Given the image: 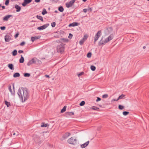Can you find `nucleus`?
Instances as JSON below:
<instances>
[{"label": "nucleus", "mask_w": 149, "mask_h": 149, "mask_svg": "<svg viewBox=\"0 0 149 149\" xmlns=\"http://www.w3.org/2000/svg\"><path fill=\"white\" fill-rule=\"evenodd\" d=\"M64 45L61 44L57 46L56 47L57 52L58 53H60L62 54L64 51Z\"/></svg>", "instance_id": "f03ea898"}, {"label": "nucleus", "mask_w": 149, "mask_h": 149, "mask_svg": "<svg viewBox=\"0 0 149 149\" xmlns=\"http://www.w3.org/2000/svg\"><path fill=\"white\" fill-rule=\"evenodd\" d=\"M32 0H24V2L22 3V5L23 6H25L27 4L30 3Z\"/></svg>", "instance_id": "9d476101"}, {"label": "nucleus", "mask_w": 149, "mask_h": 149, "mask_svg": "<svg viewBox=\"0 0 149 149\" xmlns=\"http://www.w3.org/2000/svg\"><path fill=\"white\" fill-rule=\"evenodd\" d=\"M2 8L3 9H4L5 8V6H1Z\"/></svg>", "instance_id": "6e6d98bb"}, {"label": "nucleus", "mask_w": 149, "mask_h": 149, "mask_svg": "<svg viewBox=\"0 0 149 149\" xmlns=\"http://www.w3.org/2000/svg\"><path fill=\"white\" fill-rule=\"evenodd\" d=\"M91 55H92V54L91 52H88V54L87 55V56L88 58H90L91 57Z\"/></svg>", "instance_id": "c9c22d12"}, {"label": "nucleus", "mask_w": 149, "mask_h": 149, "mask_svg": "<svg viewBox=\"0 0 149 149\" xmlns=\"http://www.w3.org/2000/svg\"><path fill=\"white\" fill-rule=\"evenodd\" d=\"M24 76L25 77H29L30 76V74L29 73H25L24 74Z\"/></svg>", "instance_id": "c756f323"}, {"label": "nucleus", "mask_w": 149, "mask_h": 149, "mask_svg": "<svg viewBox=\"0 0 149 149\" xmlns=\"http://www.w3.org/2000/svg\"><path fill=\"white\" fill-rule=\"evenodd\" d=\"M58 1V0H55V2H57Z\"/></svg>", "instance_id": "0e129e2a"}, {"label": "nucleus", "mask_w": 149, "mask_h": 149, "mask_svg": "<svg viewBox=\"0 0 149 149\" xmlns=\"http://www.w3.org/2000/svg\"><path fill=\"white\" fill-rule=\"evenodd\" d=\"M47 13V11H46V9L45 8H43L42 10V15H44L46 14Z\"/></svg>", "instance_id": "393cba45"}, {"label": "nucleus", "mask_w": 149, "mask_h": 149, "mask_svg": "<svg viewBox=\"0 0 149 149\" xmlns=\"http://www.w3.org/2000/svg\"><path fill=\"white\" fill-rule=\"evenodd\" d=\"M85 104V102L84 101H82L79 104V105L81 106H83Z\"/></svg>", "instance_id": "f704fd0d"}, {"label": "nucleus", "mask_w": 149, "mask_h": 149, "mask_svg": "<svg viewBox=\"0 0 149 149\" xmlns=\"http://www.w3.org/2000/svg\"><path fill=\"white\" fill-rule=\"evenodd\" d=\"M109 29H112V28L111 27H110Z\"/></svg>", "instance_id": "774afa93"}, {"label": "nucleus", "mask_w": 149, "mask_h": 149, "mask_svg": "<svg viewBox=\"0 0 149 149\" xmlns=\"http://www.w3.org/2000/svg\"><path fill=\"white\" fill-rule=\"evenodd\" d=\"M53 1H54V2H55V0H52Z\"/></svg>", "instance_id": "338daca9"}, {"label": "nucleus", "mask_w": 149, "mask_h": 149, "mask_svg": "<svg viewBox=\"0 0 149 149\" xmlns=\"http://www.w3.org/2000/svg\"><path fill=\"white\" fill-rule=\"evenodd\" d=\"M49 125L47 123L46 124L44 123H42L41 124V127H49Z\"/></svg>", "instance_id": "6ab92c4d"}, {"label": "nucleus", "mask_w": 149, "mask_h": 149, "mask_svg": "<svg viewBox=\"0 0 149 149\" xmlns=\"http://www.w3.org/2000/svg\"><path fill=\"white\" fill-rule=\"evenodd\" d=\"M77 141V139L74 137H72L69 139L68 140V142L69 143L73 145L76 144Z\"/></svg>", "instance_id": "7ed1b4c3"}, {"label": "nucleus", "mask_w": 149, "mask_h": 149, "mask_svg": "<svg viewBox=\"0 0 149 149\" xmlns=\"http://www.w3.org/2000/svg\"><path fill=\"white\" fill-rule=\"evenodd\" d=\"M89 143V141H88L85 143H84L83 144H82L81 145V148H85L86 146H87L88 145V143Z\"/></svg>", "instance_id": "dca6fc26"}, {"label": "nucleus", "mask_w": 149, "mask_h": 149, "mask_svg": "<svg viewBox=\"0 0 149 149\" xmlns=\"http://www.w3.org/2000/svg\"><path fill=\"white\" fill-rule=\"evenodd\" d=\"M73 36L72 34L70 33L69 34V36H68V38H71Z\"/></svg>", "instance_id": "37998d69"}, {"label": "nucleus", "mask_w": 149, "mask_h": 149, "mask_svg": "<svg viewBox=\"0 0 149 149\" xmlns=\"http://www.w3.org/2000/svg\"><path fill=\"white\" fill-rule=\"evenodd\" d=\"M113 37V34H111L107 38L105 39V42H108L112 40Z\"/></svg>", "instance_id": "6e6552de"}, {"label": "nucleus", "mask_w": 149, "mask_h": 149, "mask_svg": "<svg viewBox=\"0 0 149 149\" xmlns=\"http://www.w3.org/2000/svg\"><path fill=\"white\" fill-rule=\"evenodd\" d=\"M92 109L95 110H98L99 109V108L97 107L93 106L92 107Z\"/></svg>", "instance_id": "2f4dec72"}, {"label": "nucleus", "mask_w": 149, "mask_h": 149, "mask_svg": "<svg viewBox=\"0 0 149 149\" xmlns=\"http://www.w3.org/2000/svg\"><path fill=\"white\" fill-rule=\"evenodd\" d=\"M86 39V38H83L81 40H80L79 42V44L81 45L83 44L84 42H85V40Z\"/></svg>", "instance_id": "f3484780"}, {"label": "nucleus", "mask_w": 149, "mask_h": 149, "mask_svg": "<svg viewBox=\"0 0 149 149\" xmlns=\"http://www.w3.org/2000/svg\"><path fill=\"white\" fill-rule=\"evenodd\" d=\"M124 108V107L121 105H119L118 106V108L122 110Z\"/></svg>", "instance_id": "e433bc0d"}, {"label": "nucleus", "mask_w": 149, "mask_h": 149, "mask_svg": "<svg viewBox=\"0 0 149 149\" xmlns=\"http://www.w3.org/2000/svg\"><path fill=\"white\" fill-rule=\"evenodd\" d=\"M58 10L61 12H62L63 11L64 9L62 6H60L58 8Z\"/></svg>", "instance_id": "c85d7f7f"}, {"label": "nucleus", "mask_w": 149, "mask_h": 149, "mask_svg": "<svg viewBox=\"0 0 149 149\" xmlns=\"http://www.w3.org/2000/svg\"><path fill=\"white\" fill-rule=\"evenodd\" d=\"M143 49H145L146 48V47L145 46H144L143 47Z\"/></svg>", "instance_id": "4d7b16f0"}, {"label": "nucleus", "mask_w": 149, "mask_h": 149, "mask_svg": "<svg viewBox=\"0 0 149 149\" xmlns=\"http://www.w3.org/2000/svg\"><path fill=\"white\" fill-rule=\"evenodd\" d=\"M101 35V31H99L95 36L94 40V44L98 40L100 36Z\"/></svg>", "instance_id": "20e7f679"}, {"label": "nucleus", "mask_w": 149, "mask_h": 149, "mask_svg": "<svg viewBox=\"0 0 149 149\" xmlns=\"http://www.w3.org/2000/svg\"><path fill=\"white\" fill-rule=\"evenodd\" d=\"M10 35L9 34H7L5 37V40L6 42H9L10 39Z\"/></svg>", "instance_id": "1a4fd4ad"}, {"label": "nucleus", "mask_w": 149, "mask_h": 149, "mask_svg": "<svg viewBox=\"0 0 149 149\" xmlns=\"http://www.w3.org/2000/svg\"><path fill=\"white\" fill-rule=\"evenodd\" d=\"M15 7L16 9V11L17 12H19L21 10V7L17 4L15 5Z\"/></svg>", "instance_id": "ddd939ff"}, {"label": "nucleus", "mask_w": 149, "mask_h": 149, "mask_svg": "<svg viewBox=\"0 0 149 149\" xmlns=\"http://www.w3.org/2000/svg\"><path fill=\"white\" fill-rule=\"evenodd\" d=\"M75 1V0H72L66 3L65 4L66 7L68 8L72 7Z\"/></svg>", "instance_id": "39448f33"}, {"label": "nucleus", "mask_w": 149, "mask_h": 149, "mask_svg": "<svg viewBox=\"0 0 149 149\" xmlns=\"http://www.w3.org/2000/svg\"><path fill=\"white\" fill-rule=\"evenodd\" d=\"M9 90L11 92V93L12 94V95H14L15 94V92H14V93H13L12 92V89L11 88V86H10L9 87Z\"/></svg>", "instance_id": "473e14b6"}, {"label": "nucleus", "mask_w": 149, "mask_h": 149, "mask_svg": "<svg viewBox=\"0 0 149 149\" xmlns=\"http://www.w3.org/2000/svg\"><path fill=\"white\" fill-rule=\"evenodd\" d=\"M41 37V36H36L34 37H32L31 38V40L32 42H34L36 40L40 39Z\"/></svg>", "instance_id": "9b49d317"}, {"label": "nucleus", "mask_w": 149, "mask_h": 149, "mask_svg": "<svg viewBox=\"0 0 149 149\" xmlns=\"http://www.w3.org/2000/svg\"><path fill=\"white\" fill-rule=\"evenodd\" d=\"M107 43V42H105V40L104 41H103L102 40V39L98 43V45L99 46H100L102 45H104Z\"/></svg>", "instance_id": "f8f14e48"}, {"label": "nucleus", "mask_w": 149, "mask_h": 149, "mask_svg": "<svg viewBox=\"0 0 149 149\" xmlns=\"http://www.w3.org/2000/svg\"><path fill=\"white\" fill-rule=\"evenodd\" d=\"M12 17V15H8L6 16L3 18V20L5 21H7L9 18L10 17Z\"/></svg>", "instance_id": "4468645a"}, {"label": "nucleus", "mask_w": 149, "mask_h": 149, "mask_svg": "<svg viewBox=\"0 0 149 149\" xmlns=\"http://www.w3.org/2000/svg\"><path fill=\"white\" fill-rule=\"evenodd\" d=\"M20 76V74L19 73H15L13 74V76L15 78L19 77Z\"/></svg>", "instance_id": "412c9836"}, {"label": "nucleus", "mask_w": 149, "mask_h": 149, "mask_svg": "<svg viewBox=\"0 0 149 149\" xmlns=\"http://www.w3.org/2000/svg\"><path fill=\"white\" fill-rule=\"evenodd\" d=\"M19 34L18 33H16L15 36V38H17Z\"/></svg>", "instance_id": "8fccbe9b"}, {"label": "nucleus", "mask_w": 149, "mask_h": 149, "mask_svg": "<svg viewBox=\"0 0 149 149\" xmlns=\"http://www.w3.org/2000/svg\"><path fill=\"white\" fill-rule=\"evenodd\" d=\"M84 73L83 72H81L78 75L79 77H80V76L84 74Z\"/></svg>", "instance_id": "c03bdc74"}, {"label": "nucleus", "mask_w": 149, "mask_h": 149, "mask_svg": "<svg viewBox=\"0 0 149 149\" xmlns=\"http://www.w3.org/2000/svg\"><path fill=\"white\" fill-rule=\"evenodd\" d=\"M83 11L84 13H86L87 12V11H88V10H87V9H86V8H84V9H83Z\"/></svg>", "instance_id": "de8ad7c7"}, {"label": "nucleus", "mask_w": 149, "mask_h": 149, "mask_svg": "<svg viewBox=\"0 0 149 149\" xmlns=\"http://www.w3.org/2000/svg\"><path fill=\"white\" fill-rule=\"evenodd\" d=\"M84 38H87V36H85V35H84Z\"/></svg>", "instance_id": "052dcab7"}, {"label": "nucleus", "mask_w": 149, "mask_h": 149, "mask_svg": "<svg viewBox=\"0 0 149 149\" xmlns=\"http://www.w3.org/2000/svg\"><path fill=\"white\" fill-rule=\"evenodd\" d=\"M24 61V58L22 56V55L21 56V57L19 60V62L20 63H23Z\"/></svg>", "instance_id": "4be33fe9"}, {"label": "nucleus", "mask_w": 149, "mask_h": 149, "mask_svg": "<svg viewBox=\"0 0 149 149\" xmlns=\"http://www.w3.org/2000/svg\"><path fill=\"white\" fill-rule=\"evenodd\" d=\"M61 40H63V41H64V42H65V39H64V38H62V39H61Z\"/></svg>", "instance_id": "864d4df0"}, {"label": "nucleus", "mask_w": 149, "mask_h": 149, "mask_svg": "<svg viewBox=\"0 0 149 149\" xmlns=\"http://www.w3.org/2000/svg\"><path fill=\"white\" fill-rule=\"evenodd\" d=\"M10 0H6L5 2V4L7 6L9 4Z\"/></svg>", "instance_id": "58836bf2"}, {"label": "nucleus", "mask_w": 149, "mask_h": 149, "mask_svg": "<svg viewBox=\"0 0 149 149\" xmlns=\"http://www.w3.org/2000/svg\"><path fill=\"white\" fill-rule=\"evenodd\" d=\"M55 13H57L58 12V11L57 10H55L54 12Z\"/></svg>", "instance_id": "680f3d73"}, {"label": "nucleus", "mask_w": 149, "mask_h": 149, "mask_svg": "<svg viewBox=\"0 0 149 149\" xmlns=\"http://www.w3.org/2000/svg\"><path fill=\"white\" fill-rule=\"evenodd\" d=\"M15 133H14L13 134V135H15Z\"/></svg>", "instance_id": "69168bd1"}, {"label": "nucleus", "mask_w": 149, "mask_h": 149, "mask_svg": "<svg viewBox=\"0 0 149 149\" xmlns=\"http://www.w3.org/2000/svg\"><path fill=\"white\" fill-rule=\"evenodd\" d=\"M108 97V95L107 94H105L102 95V98H107Z\"/></svg>", "instance_id": "4c0bfd02"}, {"label": "nucleus", "mask_w": 149, "mask_h": 149, "mask_svg": "<svg viewBox=\"0 0 149 149\" xmlns=\"http://www.w3.org/2000/svg\"><path fill=\"white\" fill-rule=\"evenodd\" d=\"M8 67L10 70H13L14 69L13 65L12 64H8Z\"/></svg>", "instance_id": "aec40b11"}, {"label": "nucleus", "mask_w": 149, "mask_h": 149, "mask_svg": "<svg viewBox=\"0 0 149 149\" xmlns=\"http://www.w3.org/2000/svg\"><path fill=\"white\" fill-rule=\"evenodd\" d=\"M101 99L100 97H97V99L96 100V101L97 102L98 101H99L101 100Z\"/></svg>", "instance_id": "a18cd8bd"}, {"label": "nucleus", "mask_w": 149, "mask_h": 149, "mask_svg": "<svg viewBox=\"0 0 149 149\" xmlns=\"http://www.w3.org/2000/svg\"><path fill=\"white\" fill-rule=\"evenodd\" d=\"M17 94L20 100L22 102H24L29 97V93L28 92V89L26 88L21 87L19 88Z\"/></svg>", "instance_id": "f257e3e1"}, {"label": "nucleus", "mask_w": 149, "mask_h": 149, "mask_svg": "<svg viewBox=\"0 0 149 149\" xmlns=\"http://www.w3.org/2000/svg\"><path fill=\"white\" fill-rule=\"evenodd\" d=\"M67 107L66 106H65L61 110V113H63L65 112L66 110Z\"/></svg>", "instance_id": "a878e982"}, {"label": "nucleus", "mask_w": 149, "mask_h": 149, "mask_svg": "<svg viewBox=\"0 0 149 149\" xmlns=\"http://www.w3.org/2000/svg\"><path fill=\"white\" fill-rule=\"evenodd\" d=\"M56 24L55 22H53L51 24L52 26L53 27H54L56 25Z\"/></svg>", "instance_id": "ea45409f"}, {"label": "nucleus", "mask_w": 149, "mask_h": 149, "mask_svg": "<svg viewBox=\"0 0 149 149\" xmlns=\"http://www.w3.org/2000/svg\"><path fill=\"white\" fill-rule=\"evenodd\" d=\"M40 0H35V1L36 3H39L40 1Z\"/></svg>", "instance_id": "603ef678"}, {"label": "nucleus", "mask_w": 149, "mask_h": 149, "mask_svg": "<svg viewBox=\"0 0 149 149\" xmlns=\"http://www.w3.org/2000/svg\"><path fill=\"white\" fill-rule=\"evenodd\" d=\"M74 114V113L72 112H67L66 113V115L67 117H69V116H71Z\"/></svg>", "instance_id": "a211bd4d"}, {"label": "nucleus", "mask_w": 149, "mask_h": 149, "mask_svg": "<svg viewBox=\"0 0 149 149\" xmlns=\"http://www.w3.org/2000/svg\"><path fill=\"white\" fill-rule=\"evenodd\" d=\"M116 100V99H113V100L114 101H118V100H116Z\"/></svg>", "instance_id": "bf43d9fd"}, {"label": "nucleus", "mask_w": 149, "mask_h": 149, "mask_svg": "<svg viewBox=\"0 0 149 149\" xmlns=\"http://www.w3.org/2000/svg\"><path fill=\"white\" fill-rule=\"evenodd\" d=\"M23 52V50H19L18 51V53L19 54L22 53Z\"/></svg>", "instance_id": "3c124183"}, {"label": "nucleus", "mask_w": 149, "mask_h": 149, "mask_svg": "<svg viewBox=\"0 0 149 149\" xmlns=\"http://www.w3.org/2000/svg\"><path fill=\"white\" fill-rule=\"evenodd\" d=\"M36 17L39 19L42 22H43V19L42 16L40 15H37Z\"/></svg>", "instance_id": "5701e85b"}, {"label": "nucleus", "mask_w": 149, "mask_h": 149, "mask_svg": "<svg viewBox=\"0 0 149 149\" xmlns=\"http://www.w3.org/2000/svg\"><path fill=\"white\" fill-rule=\"evenodd\" d=\"M56 42H60V41L58 40H56Z\"/></svg>", "instance_id": "13d9d810"}, {"label": "nucleus", "mask_w": 149, "mask_h": 149, "mask_svg": "<svg viewBox=\"0 0 149 149\" xmlns=\"http://www.w3.org/2000/svg\"><path fill=\"white\" fill-rule=\"evenodd\" d=\"M5 104L8 107H9L10 106V102L7 101H5Z\"/></svg>", "instance_id": "bb28decb"}, {"label": "nucleus", "mask_w": 149, "mask_h": 149, "mask_svg": "<svg viewBox=\"0 0 149 149\" xmlns=\"http://www.w3.org/2000/svg\"><path fill=\"white\" fill-rule=\"evenodd\" d=\"M125 95L123 94H122L121 95L119 96L118 98L116 100H119L120 99H123L124 97H125Z\"/></svg>", "instance_id": "b1692460"}, {"label": "nucleus", "mask_w": 149, "mask_h": 149, "mask_svg": "<svg viewBox=\"0 0 149 149\" xmlns=\"http://www.w3.org/2000/svg\"><path fill=\"white\" fill-rule=\"evenodd\" d=\"M49 25V23L43 25L42 26L39 27L37 28V29L39 30H41L45 29Z\"/></svg>", "instance_id": "0eeeda50"}, {"label": "nucleus", "mask_w": 149, "mask_h": 149, "mask_svg": "<svg viewBox=\"0 0 149 149\" xmlns=\"http://www.w3.org/2000/svg\"><path fill=\"white\" fill-rule=\"evenodd\" d=\"M12 53L13 56H15L17 54V51L16 49H15L13 51Z\"/></svg>", "instance_id": "cd10ccee"}, {"label": "nucleus", "mask_w": 149, "mask_h": 149, "mask_svg": "<svg viewBox=\"0 0 149 149\" xmlns=\"http://www.w3.org/2000/svg\"><path fill=\"white\" fill-rule=\"evenodd\" d=\"M37 58H33L31 60H30L27 63V65L28 66H30L32 64L35 63H36Z\"/></svg>", "instance_id": "423d86ee"}, {"label": "nucleus", "mask_w": 149, "mask_h": 149, "mask_svg": "<svg viewBox=\"0 0 149 149\" xmlns=\"http://www.w3.org/2000/svg\"><path fill=\"white\" fill-rule=\"evenodd\" d=\"M45 76L46 77H47V78H49V75H45Z\"/></svg>", "instance_id": "5fc2aeb1"}, {"label": "nucleus", "mask_w": 149, "mask_h": 149, "mask_svg": "<svg viewBox=\"0 0 149 149\" xmlns=\"http://www.w3.org/2000/svg\"><path fill=\"white\" fill-rule=\"evenodd\" d=\"M78 23L77 22H74L70 24L68 26L69 27H71V26H77L78 25Z\"/></svg>", "instance_id": "2eb2a0df"}, {"label": "nucleus", "mask_w": 149, "mask_h": 149, "mask_svg": "<svg viewBox=\"0 0 149 149\" xmlns=\"http://www.w3.org/2000/svg\"><path fill=\"white\" fill-rule=\"evenodd\" d=\"M87 0H82L83 1H84V2H85Z\"/></svg>", "instance_id": "e2e57ef3"}, {"label": "nucleus", "mask_w": 149, "mask_h": 149, "mask_svg": "<svg viewBox=\"0 0 149 149\" xmlns=\"http://www.w3.org/2000/svg\"><path fill=\"white\" fill-rule=\"evenodd\" d=\"M37 61L38 62V63L39 64H40L41 63V61L39 60L38 59H37V60H36V61Z\"/></svg>", "instance_id": "09e8293b"}, {"label": "nucleus", "mask_w": 149, "mask_h": 149, "mask_svg": "<svg viewBox=\"0 0 149 149\" xmlns=\"http://www.w3.org/2000/svg\"><path fill=\"white\" fill-rule=\"evenodd\" d=\"M6 28L5 26H3L1 27H0V29H1V30H5L6 29Z\"/></svg>", "instance_id": "a19ab883"}, {"label": "nucleus", "mask_w": 149, "mask_h": 149, "mask_svg": "<svg viewBox=\"0 0 149 149\" xmlns=\"http://www.w3.org/2000/svg\"><path fill=\"white\" fill-rule=\"evenodd\" d=\"M91 69L92 70L94 71L95 70L96 67L92 65L91 66Z\"/></svg>", "instance_id": "7c9ffc66"}, {"label": "nucleus", "mask_w": 149, "mask_h": 149, "mask_svg": "<svg viewBox=\"0 0 149 149\" xmlns=\"http://www.w3.org/2000/svg\"><path fill=\"white\" fill-rule=\"evenodd\" d=\"M129 113V112L128 111H124L123 113V114L124 116H126Z\"/></svg>", "instance_id": "72a5a7b5"}, {"label": "nucleus", "mask_w": 149, "mask_h": 149, "mask_svg": "<svg viewBox=\"0 0 149 149\" xmlns=\"http://www.w3.org/2000/svg\"><path fill=\"white\" fill-rule=\"evenodd\" d=\"M88 11L89 12H91L92 10V9L91 8H89L87 9Z\"/></svg>", "instance_id": "49530a36"}, {"label": "nucleus", "mask_w": 149, "mask_h": 149, "mask_svg": "<svg viewBox=\"0 0 149 149\" xmlns=\"http://www.w3.org/2000/svg\"><path fill=\"white\" fill-rule=\"evenodd\" d=\"M25 42H24L23 41L20 44V45L21 46H23L25 45Z\"/></svg>", "instance_id": "79ce46f5"}]
</instances>
